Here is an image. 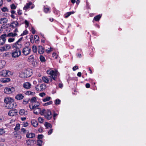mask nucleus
<instances>
[{
  "label": "nucleus",
  "instance_id": "e2e57ef3",
  "mask_svg": "<svg viewBox=\"0 0 146 146\" xmlns=\"http://www.w3.org/2000/svg\"><path fill=\"white\" fill-rule=\"evenodd\" d=\"M43 137V136L42 135H38V139H42Z\"/></svg>",
  "mask_w": 146,
  "mask_h": 146
},
{
  "label": "nucleus",
  "instance_id": "bb28decb",
  "mask_svg": "<svg viewBox=\"0 0 146 146\" xmlns=\"http://www.w3.org/2000/svg\"><path fill=\"white\" fill-rule=\"evenodd\" d=\"M43 81L46 83H48L49 81V79L47 76H43L42 77Z\"/></svg>",
  "mask_w": 146,
  "mask_h": 146
},
{
  "label": "nucleus",
  "instance_id": "a19ab883",
  "mask_svg": "<svg viewBox=\"0 0 146 146\" xmlns=\"http://www.w3.org/2000/svg\"><path fill=\"white\" fill-rule=\"evenodd\" d=\"M44 125L47 127V128H48L49 127L51 128L52 127V125L51 124L46 122L45 123Z\"/></svg>",
  "mask_w": 146,
  "mask_h": 146
},
{
  "label": "nucleus",
  "instance_id": "0e129e2a",
  "mask_svg": "<svg viewBox=\"0 0 146 146\" xmlns=\"http://www.w3.org/2000/svg\"><path fill=\"white\" fill-rule=\"evenodd\" d=\"M4 133V129H0V134H2Z\"/></svg>",
  "mask_w": 146,
  "mask_h": 146
},
{
  "label": "nucleus",
  "instance_id": "0eeeda50",
  "mask_svg": "<svg viewBox=\"0 0 146 146\" xmlns=\"http://www.w3.org/2000/svg\"><path fill=\"white\" fill-rule=\"evenodd\" d=\"M46 87L45 84H42L40 85H37L35 87V89L37 91H43L46 89Z\"/></svg>",
  "mask_w": 146,
  "mask_h": 146
},
{
  "label": "nucleus",
  "instance_id": "4d7b16f0",
  "mask_svg": "<svg viewBox=\"0 0 146 146\" xmlns=\"http://www.w3.org/2000/svg\"><path fill=\"white\" fill-rule=\"evenodd\" d=\"M29 100H24L23 101V104H27L28 102H29Z\"/></svg>",
  "mask_w": 146,
  "mask_h": 146
},
{
  "label": "nucleus",
  "instance_id": "c85d7f7f",
  "mask_svg": "<svg viewBox=\"0 0 146 146\" xmlns=\"http://www.w3.org/2000/svg\"><path fill=\"white\" fill-rule=\"evenodd\" d=\"M7 21V19L6 18H4L0 19V24H3L6 23Z\"/></svg>",
  "mask_w": 146,
  "mask_h": 146
},
{
  "label": "nucleus",
  "instance_id": "e433bc0d",
  "mask_svg": "<svg viewBox=\"0 0 146 146\" xmlns=\"http://www.w3.org/2000/svg\"><path fill=\"white\" fill-rule=\"evenodd\" d=\"M60 102L61 101L58 99H56L54 101L55 104L56 105L60 104Z\"/></svg>",
  "mask_w": 146,
  "mask_h": 146
},
{
  "label": "nucleus",
  "instance_id": "cd10ccee",
  "mask_svg": "<svg viewBox=\"0 0 146 146\" xmlns=\"http://www.w3.org/2000/svg\"><path fill=\"white\" fill-rule=\"evenodd\" d=\"M26 143L27 145H31L34 144L33 140L28 139L26 140Z\"/></svg>",
  "mask_w": 146,
  "mask_h": 146
},
{
  "label": "nucleus",
  "instance_id": "a878e982",
  "mask_svg": "<svg viewBox=\"0 0 146 146\" xmlns=\"http://www.w3.org/2000/svg\"><path fill=\"white\" fill-rule=\"evenodd\" d=\"M6 64L5 62L3 60L0 61V69L3 68Z\"/></svg>",
  "mask_w": 146,
  "mask_h": 146
},
{
  "label": "nucleus",
  "instance_id": "412c9836",
  "mask_svg": "<svg viewBox=\"0 0 146 146\" xmlns=\"http://www.w3.org/2000/svg\"><path fill=\"white\" fill-rule=\"evenodd\" d=\"M1 81L4 83H6L9 82L10 81V79L9 78H1Z\"/></svg>",
  "mask_w": 146,
  "mask_h": 146
},
{
  "label": "nucleus",
  "instance_id": "338daca9",
  "mask_svg": "<svg viewBox=\"0 0 146 146\" xmlns=\"http://www.w3.org/2000/svg\"><path fill=\"white\" fill-rule=\"evenodd\" d=\"M52 129L49 131L48 132V135H50L52 133Z\"/></svg>",
  "mask_w": 146,
  "mask_h": 146
},
{
  "label": "nucleus",
  "instance_id": "dca6fc26",
  "mask_svg": "<svg viewBox=\"0 0 146 146\" xmlns=\"http://www.w3.org/2000/svg\"><path fill=\"white\" fill-rule=\"evenodd\" d=\"M17 111L15 110H11L9 111L8 113L9 115L11 116H13L17 115Z\"/></svg>",
  "mask_w": 146,
  "mask_h": 146
},
{
  "label": "nucleus",
  "instance_id": "f03ea898",
  "mask_svg": "<svg viewBox=\"0 0 146 146\" xmlns=\"http://www.w3.org/2000/svg\"><path fill=\"white\" fill-rule=\"evenodd\" d=\"M30 43L27 42L25 45V47L23 48L22 52L24 55L26 56L30 54L31 51V47L30 46Z\"/></svg>",
  "mask_w": 146,
  "mask_h": 146
},
{
  "label": "nucleus",
  "instance_id": "72a5a7b5",
  "mask_svg": "<svg viewBox=\"0 0 146 146\" xmlns=\"http://www.w3.org/2000/svg\"><path fill=\"white\" fill-rule=\"evenodd\" d=\"M101 17V16L100 15H98L97 16L95 17L94 18V19L96 21H99L100 18Z\"/></svg>",
  "mask_w": 146,
  "mask_h": 146
},
{
  "label": "nucleus",
  "instance_id": "58836bf2",
  "mask_svg": "<svg viewBox=\"0 0 146 146\" xmlns=\"http://www.w3.org/2000/svg\"><path fill=\"white\" fill-rule=\"evenodd\" d=\"M40 59L42 62H45L46 61V59L42 55H41L40 57Z\"/></svg>",
  "mask_w": 146,
  "mask_h": 146
},
{
  "label": "nucleus",
  "instance_id": "7c9ffc66",
  "mask_svg": "<svg viewBox=\"0 0 146 146\" xmlns=\"http://www.w3.org/2000/svg\"><path fill=\"white\" fill-rule=\"evenodd\" d=\"M37 101L36 98L35 97L32 98L30 100L31 105L32 106L34 103H35Z\"/></svg>",
  "mask_w": 146,
  "mask_h": 146
},
{
  "label": "nucleus",
  "instance_id": "13d9d810",
  "mask_svg": "<svg viewBox=\"0 0 146 146\" xmlns=\"http://www.w3.org/2000/svg\"><path fill=\"white\" fill-rule=\"evenodd\" d=\"M23 125L24 127H27L28 125V123L27 122H25L23 123Z\"/></svg>",
  "mask_w": 146,
  "mask_h": 146
},
{
  "label": "nucleus",
  "instance_id": "2f4dec72",
  "mask_svg": "<svg viewBox=\"0 0 146 146\" xmlns=\"http://www.w3.org/2000/svg\"><path fill=\"white\" fill-rule=\"evenodd\" d=\"M74 11L68 12L65 15V17L66 18L68 17L71 14H74Z\"/></svg>",
  "mask_w": 146,
  "mask_h": 146
},
{
  "label": "nucleus",
  "instance_id": "6e6d98bb",
  "mask_svg": "<svg viewBox=\"0 0 146 146\" xmlns=\"http://www.w3.org/2000/svg\"><path fill=\"white\" fill-rule=\"evenodd\" d=\"M25 27L27 28L29 26V23L26 20L25 21Z\"/></svg>",
  "mask_w": 146,
  "mask_h": 146
},
{
  "label": "nucleus",
  "instance_id": "680f3d73",
  "mask_svg": "<svg viewBox=\"0 0 146 146\" xmlns=\"http://www.w3.org/2000/svg\"><path fill=\"white\" fill-rule=\"evenodd\" d=\"M31 31L32 33L33 34H35V29L33 27H32Z\"/></svg>",
  "mask_w": 146,
  "mask_h": 146
},
{
  "label": "nucleus",
  "instance_id": "2eb2a0df",
  "mask_svg": "<svg viewBox=\"0 0 146 146\" xmlns=\"http://www.w3.org/2000/svg\"><path fill=\"white\" fill-rule=\"evenodd\" d=\"M23 87L27 89H29L31 87V84L29 82H26L24 83Z\"/></svg>",
  "mask_w": 146,
  "mask_h": 146
},
{
  "label": "nucleus",
  "instance_id": "c9c22d12",
  "mask_svg": "<svg viewBox=\"0 0 146 146\" xmlns=\"http://www.w3.org/2000/svg\"><path fill=\"white\" fill-rule=\"evenodd\" d=\"M35 92H32L30 91H28L26 92L25 94L27 95H33L35 94Z\"/></svg>",
  "mask_w": 146,
  "mask_h": 146
},
{
  "label": "nucleus",
  "instance_id": "5701e85b",
  "mask_svg": "<svg viewBox=\"0 0 146 146\" xmlns=\"http://www.w3.org/2000/svg\"><path fill=\"white\" fill-rule=\"evenodd\" d=\"M44 49L42 46H38V52L40 54H42L44 52Z\"/></svg>",
  "mask_w": 146,
  "mask_h": 146
},
{
  "label": "nucleus",
  "instance_id": "39448f33",
  "mask_svg": "<svg viewBox=\"0 0 146 146\" xmlns=\"http://www.w3.org/2000/svg\"><path fill=\"white\" fill-rule=\"evenodd\" d=\"M21 51L20 49H15L12 51L11 55L14 58L18 57L21 55Z\"/></svg>",
  "mask_w": 146,
  "mask_h": 146
},
{
  "label": "nucleus",
  "instance_id": "603ef678",
  "mask_svg": "<svg viewBox=\"0 0 146 146\" xmlns=\"http://www.w3.org/2000/svg\"><path fill=\"white\" fill-rule=\"evenodd\" d=\"M50 9L48 8H45L44 9V12L46 13H48Z\"/></svg>",
  "mask_w": 146,
  "mask_h": 146
},
{
  "label": "nucleus",
  "instance_id": "20e7f679",
  "mask_svg": "<svg viewBox=\"0 0 146 146\" xmlns=\"http://www.w3.org/2000/svg\"><path fill=\"white\" fill-rule=\"evenodd\" d=\"M41 114L42 115H44L45 118L48 120L51 119L52 117L51 112L48 110H42L41 112Z\"/></svg>",
  "mask_w": 146,
  "mask_h": 146
},
{
  "label": "nucleus",
  "instance_id": "774afa93",
  "mask_svg": "<svg viewBox=\"0 0 146 146\" xmlns=\"http://www.w3.org/2000/svg\"><path fill=\"white\" fill-rule=\"evenodd\" d=\"M21 131L23 133H25L26 132V130L24 128H22L21 129Z\"/></svg>",
  "mask_w": 146,
  "mask_h": 146
},
{
  "label": "nucleus",
  "instance_id": "9d476101",
  "mask_svg": "<svg viewBox=\"0 0 146 146\" xmlns=\"http://www.w3.org/2000/svg\"><path fill=\"white\" fill-rule=\"evenodd\" d=\"M17 106L16 103L14 102L13 100L11 102L7 105H6L5 107L9 109H11L15 108Z\"/></svg>",
  "mask_w": 146,
  "mask_h": 146
},
{
  "label": "nucleus",
  "instance_id": "ddd939ff",
  "mask_svg": "<svg viewBox=\"0 0 146 146\" xmlns=\"http://www.w3.org/2000/svg\"><path fill=\"white\" fill-rule=\"evenodd\" d=\"M40 105V104L39 102L37 101L35 103L33 104L32 106L31 104H30L29 105V107L31 110H32L36 108H38V107Z\"/></svg>",
  "mask_w": 146,
  "mask_h": 146
},
{
  "label": "nucleus",
  "instance_id": "423d86ee",
  "mask_svg": "<svg viewBox=\"0 0 146 146\" xmlns=\"http://www.w3.org/2000/svg\"><path fill=\"white\" fill-rule=\"evenodd\" d=\"M15 91V88L13 87H6L4 89V92L6 94H11L14 92Z\"/></svg>",
  "mask_w": 146,
  "mask_h": 146
},
{
  "label": "nucleus",
  "instance_id": "052dcab7",
  "mask_svg": "<svg viewBox=\"0 0 146 146\" xmlns=\"http://www.w3.org/2000/svg\"><path fill=\"white\" fill-rule=\"evenodd\" d=\"M39 95L41 97H43L45 96V94L44 92H42L40 93Z\"/></svg>",
  "mask_w": 146,
  "mask_h": 146
},
{
  "label": "nucleus",
  "instance_id": "ea45409f",
  "mask_svg": "<svg viewBox=\"0 0 146 146\" xmlns=\"http://www.w3.org/2000/svg\"><path fill=\"white\" fill-rule=\"evenodd\" d=\"M51 98L50 97L48 96L43 99L42 100L44 102H45L49 101L50 100Z\"/></svg>",
  "mask_w": 146,
  "mask_h": 146
},
{
  "label": "nucleus",
  "instance_id": "473e14b6",
  "mask_svg": "<svg viewBox=\"0 0 146 146\" xmlns=\"http://www.w3.org/2000/svg\"><path fill=\"white\" fill-rule=\"evenodd\" d=\"M34 59V56L31 55L28 58V61L29 62H31L33 61Z\"/></svg>",
  "mask_w": 146,
  "mask_h": 146
},
{
  "label": "nucleus",
  "instance_id": "f3484780",
  "mask_svg": "<svg viewBox=\"0 0 146 146\" xmlns=\"http://www.w3.org/2000/svg\"><path fill=\"white\" fill-rule=\"evenodd\" d=\"M19 114L23 116H26L28 114V112L27 111H25L23 109L20 110L19 112Z\"/></svg>",
  "mask_w": 146,
  "mask_h": 146
},
{
  "label": "nucleus",
  "instance_id": "bf43d9fd",
  "mask_svg": "<svg viewBox=\"0 0 146 146\" xmlns=\"http://www.w3.org/2000/svg\"><path fill=\"white\" fill-rule=\"evenodd\" d=\"M78 69V67L77 66H74L72 68V69L74 71H75L76 69Z\"/></svg>",
  "mask_w": 146,
  "mask_h": 146
},
{
  "label": "nucleus",
  "instance_id": "aec40b11",
  "mask_svg": "<svg viewBox=\"0 0 146 146\" xmlns=\"http://www.w3.org/2000/svg\"><path fill=\"white\" fill-rule=\"evenodd\" d=\"M31 124L34 127H36L38 125V123L37 121L35 119H33L31 120Z\"/></svg>",
  "mask_w": 146,
  "mask_h": 146
},
{
  "label": "nucleus",
  "instance_id": "37998d69",
  "mask_svg": "<svg viewBox=\"0 0 146 146\" xmlns=\"http://www.w3.org/2000/svg\"><path fill=\"white\" fill-rule=\"evenodd\" d=\"M37 144L39 146H41L42 145V140L38 139L37 141Z\"/></svg>",
  "mask_w": 146,
  "mask_h": 146
},
{
  "label": "nucleus",
  "instance_id": "864d4df0",
  "mask_svg": "<svg viewBox=\"0 0 146 146\" xmlns=\"http://www.w3.org/2000/svg\"><path fill=\"white\" fill-rule=\"evenodd\" d=\"M52 56L55 59L57 58L58 55L55 53H53L52 54Z\"/></svg>",
  "mask_w": 146,
  "mask_h": 146
},
{
  "label": "nucleus",
  "instance_id": "f8f14e48",
  "mask_svg": "<svg viewBox=\"0 0 146 146\" xmlns=\"http://www.w3.org/2000/svg\"><path fill=\"white\" fill-rule=\"evenodd\" d=\"M12 46L13 48H15L16 49H19L22 47V45L17 41L13 44Z\"/></svg>",
  "mask_w": 146,
  "mask_h": 146
},
{
  "label": "nucleus",
  "instance_id": "3c124183",
  "mask_svg": "<svg viewBox=\"0 0 146 146\" xmlns=\"http://www.w3.org/2000/svg\"><path fill=\"white\" fill-rule=\"evenodd\" d=\"M1 10L4 12H5L8 11V9L6 7H3L1 8Z\"/></svg>",
  "mask_w": 146,
  "mask_h": 146
},
{
  "label": "nucleus",
  "instance_id": "79ce46f5",
  "mask_svg": "<svg viewBox=\"0 0 146 146\" xmlns=\"http://www.w3.org/2000/svg\"><path fill=\"white\" fill-rule=\"evenodd\" d=\"M38 122L40 123H42L44 121V119L41 117H39L38 118Z\"/></svg>",
  "mask_w": 146,
  "mask_h": 146
},
{
  "label": "nucleus",
  "instance_id": "09e8293b",
  "mask_svg": "<svg viewBox=\"0 0 146 146\" xmlns=\"http://www.w3.org/2000/svg\"><path fill=\"white\" fill-rule=\"evenodd\" d=\"M28 32L27 30H25L24 31L23 33L21 34V36H23L25 35L28 34Z\"/></svg>",
  "mask_w": 146,
  "mask_h": 146
},
{
  "label": "nucleus",
  "instance_id": "4c0bfd02",
  "mask_svg": "<svg viewBox=\"0 0 146 146\" xmlns=\"http://www.w3.org/2000/svg\"><path fill=\"white\" fill-rule=\"evenodd\" d=\"M20 128V125L19 124H17L14 128V130L16 131H18L19 130Z\"/></svg>",
  "mask_w": 146,
  "mask_h": 146
},
{
  "label": "nucleus",
  "instance_id": "8fccbe9b",
  "mask_svg": "<svg viewBox=\"0 0 146 146\" xmlns=\"http://www.w3.org/2000/svg\"><path fill=\"white\" fill-rule=\"evenodd\" d=\"M15 40V38H10L8 39V41L9 42H13Z\"/></svg>",
  "mask_w": 146,
  "mask_h": 146
},
{
  "label": "nucleus",
  "instance_id": "a211bd4d",
  "mask_svg": "<svg viewBox=\"0 0 146 146\" xmlns=\"http://www.w3.org/2000/svg\"><path fill=\"white\" fill-rule=\"evenodd\" d=\"M19 26V23L17 21H14L10 25V27L12 28H15Z\"/></svg>",
  "mask_w": 146,
  "mask_h": 146
},
{
  "label": "nucleus",
  "instance_id": "f704fd0d",
  "mask_svg": "<svg viewBox=\"0 0 146 146\" xmlns=\"http://www.w3.org/2000/svg\"><path fill=\"white\" fill-rule=\"evenodd\" d=\"M32 49L34 53H36L37 52V48L36 46L33 45L32 47Z\"/></svg>",
  "mask_w": 146,
  "mask_h": 146
},
{
  "label": "nucleus",
  "instance_id": "de8ad7c7",
  "mask_svg": "<svg viewBox=\"0 0 146 146\" xmlns=\"http://www.w3.org/2000/svg\"><path fill=\"white\" fill-rule=\"evenodd\" d=\"M59 113L58 112L57 113H56L55 112H54L53 114V117L54 120L55 119V117L58 115Z\"/></svg>",
  "mask_w": 146,
  "mask_h": 146
},
{
  "label": "nucleus",
  "instance_id": "c756f323",
  "mask_svg": "<svg viewBox=\"0 0 146 146\" xmlns=\"http://www.w3.org/2000/svg\"><path fill=\"white\" fill-rule=\"evenodd\" d=\"M32 4V3L31 2H29V3H27L26 5L24 7V10H26L29 9L30 7V6Z\"/></svg>",
  "mask_w": 146,
  "mask_h": 146
},
{
  "label": "nucleus",
  "instance_id": "4be33fe9",
  "mask_svg": "<svg viewBox=\"0 0 146 146\" xmlns=\"http://www.w3.org/2000/svg\"><path fill=\"white\" fill-rule=\"evenodd\" d=\"M33 110H34V113L36 114H37L38 113H41V112L42 111L39 108H36Z\"/></svg>",
  "mask_w": 146,
  "mask_h": 146
},
{
  "label": "nucleus",
  "instance_id": "7ed1b4c3",
  "mask_svg": "<svg viewBox=\"0 0 146 146\" xmlns=\"http://www.w3.org/2000/svg\"><path fill=\"white\" fill-rule=\"evenodd\" d=\"M47 73L48 74H49L52 79L54 80H56L57 77H58L59 74L57 71L51 69L48 70Z\"/></svg>",
  "mask_w": 146,
  "mask_h": 146
},
{
  "label": "nucleus",
  "instance_id": "6e6552de",
  "mask_svg": "<svg viewBox=\"0 0 146 146\" xmlns=\"http://www.w3.org/2000/svg\"><path fill=\"white\" fill-rule=\"evenodd\" d=\"M0 75L3 76H9L12 75V73L7 70H3L0 72Z\"/></svg>",
  "mask_w": 146,
  "mask_h": 146
},
{
  "label": "nucleus",
  "instance_id": "5fc2aeb1",
  "mask_svg": "<svg viewBox=\"0 0 146 146\" xmlns=\"http://www.w3.org/2000/svg\"><path fill=\"white\" fill-rule=\"evenodd\" d=\"M11 9H15L16 8V6L14 4H12L11 5Z\"/></svg>",
  "mask_w": 146,
  "mask_h": 146
},
{
  "label": "nucleus",
  "instance_id": "1a4fd4ad",
  "mask_svg": "<svg viewBox=\"0 0 146 146\" xmlns=\"http://www.w3.org/2000/svg\"><path fill=\"white\" fill-rule=\"evenodd\" d=\"M7 37V35L4 34L1 35L0 37V46L3 45L6 41V38Z\"/></svg>",
  "mask_w": 146,
  "mask_h": 146
},
{
  "label": "nucleus",
  "instance_id": "c03bdc74",
  "mask_svg": "<svg viewBox=\"0 0 146 146\" xmlns=\"http://www.w3.org/2000/svg\"><path fill=\"white\" fill-rule=\"evenodd\" d=\"M34 38L35 42H37L39 40V37L38 35H35L34 36Z\"/></svg>",
  "mask_w": 146,
  "mask_h": 146
},
{
  "label": "nucleus",
  "instance_id": "393cba45",
  "mask_svg": "<svg viewBox=\"0 0 146 146\" xmlns=\"http://www.w3.org/2000/svg\"><path fill=\"white\" fill-rule=\"evenodd\" d=\"M17 34L16 33H8L7 35V36L8 37H15V36H16L17 35Z\"/></svg>",
  "mask_w": 146,
  "mask_h": 146
},
{
  "label": "nucleus",
  "instance_id": "9b49d317",
  "mask_svg": "<svg viewBox=\"0 0 146 146\" xmlns=\"http://www.w3.org/2000/svg\"><path fill=\"white\" fill-rule=\"evenodd\" d=\"M11 48V46L10 44H6L4 46L1 47L0 50L2 51H7Z\"/></svg>",
  "mask_w": 146,
  "mask_h": 146
},
{
  "label": "nucleus",
  "instance_id": "6ab92c4d",
  "mask_svg": "<svg viewBox=\"0 0 146 146\" xmlns=\"http://www.w3.org/2000/svg\"><path fill=\"white\" fill-rule=\"evenodd\" d=\"M35 134L34 133H28L26 135V137L27 138H33L35 137Z\"/></svg>",
  "mask_w": 146,
  "mask_h": 146
},
{
  "label": "nucleus",
  "instance_id": "69168bd1",
  "mask_svg": "<svg viewBox=\"0 0 146 146\" xmlns=\"http://www.w3.org/2000/svg\"><path fill=\"white\" fill-rule=\"evenodd\" d=\"M17 13L18 15H21L22 14V11L20 10H19L18 11Z\"/></svg>",
  "mask_w": 146,
  "mask_h": 146
},
{
  "label": "nucleus",
  "instance_id": "b1692460",
  "mask_svg": "<svg viewBox=\"0 0 146 146\" xmlns=\"http://www.w3.org/2000/svg\"><path fill=\"white\" fill-rule=\"evenodd\" d=\"M24 98V96L22 94H19L15 96V98L17 100H21L22 99Z\"/></svg>",
  "mask_w": 146,
  "mask_h": 146
},
{
  "label": "nucleus",
  "instance_id": "49530a36",
  "mask_svg": "<svg viewBox=\"0 0 146 146\" xmlns=\"http://www.w3.org/2000/svg\"><path fill=\"white\" fill-rule=\"evenodd\" d=\"M53 49L51 48L50 47V48H48V49L46 50V52L47 53H49L50 52L52 51Z\"/></svg>",
  "mask_w": 146,
  "mask_h": 146
},
{
  "label": "nucleus",
  "instance_id": "a18cd8bd",
  "mask_svg": "<svg viewBox=\"0 0 146 146\" xmlns=\"http://www.w3.org/2000/svg\"><path fill=\"white\" fill-rule=\"evenodd\" d=\"M52 103V101H50L49 102H47V103H45L44 104L43 106H47L50 104H51Z\"/></svg>",
  "mask_w": 146,
  "mask_h": 146
},
{
  "label": "nucleus",
  "instance_id": "f257e3e1",
  "mask_svg": "<svg viewBox=\"0 0 146 146\" xmlns=\"http://www.w3.org/2000/svg\"><path fill=\"white\" fill-rule=\"evenodd\" d=\"M32 74V70L29 68H25L20 74L19 76L22 78H27L30 77Z\"/></svg>",
  "mask_w": 146,
  "mask_h": 146
},
{
  "label": "nucleus",
  "instance_id": "4468645a",
  "mask_svg": "<svg viewBox=\"0 0 146 146\" xmlns=\"http://www.w3.org/2000/svg\"><path fill=\"white\" fill-rule=\"evenodd\" d=\"M13 100H14L11 98L7 97L5 98L4 101L6 104V105H7Z\"/></svg>",
  "mask_w": 146,
  "mask_h": 146
}]
</instances>
